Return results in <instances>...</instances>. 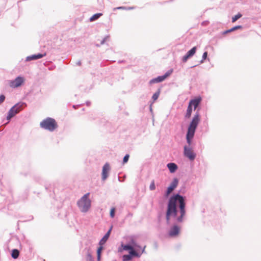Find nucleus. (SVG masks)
I'll use <instances>...</instances> for the list:
<instances>
[{
	"instance_id": "1",
	"label": "nucleus",
	"mask_w": 261,
	"mask_h": 261,
	"mask_svg": "<svg viewBox=\"0 0 261 261\" xmlns=\"http://www.w3.org/2000/svg\"><path fill=\"white\" fill-rule=\"evenodd\" d=\"M186 202L184 198L176 194L170 197L166 212V220L170 223L171 218H174L177 222H181L186 215Z\"/></svg>"
},
{
	"instance_id": "2",
	"label": "nucleus",
	"mask_w": 261,
	"mask_h": 261,
	"mask_svg": "<svg viewBox=\"0 0 261 261\" xmlns=\"http://www.w3.org/2000/svg\"><path fill=\"white\" fill-rule=\"evenodd\" d=\"M200 116L199 113L197 112L195 115L189 126H188V132L186 135L187 142L189 146L191 144V140L194 137L195 130L200 122ZM184 154L185 156L188 158L190 160L193 161L195 157L196 154L190 146H185L184 147Z\"/></svg>"
},
{
	"instance_id": "3",
	"label": "nucleus",
	"mask_w": 261,
	"mask_h": 261,
	"mask_svg": "<svg viewBox=\"0 0 261 261\" xmlns=\"http://www.w3.org/2000/svg\"><path fill=\"white\" fill-rule=\"evenodd\" d=\"M89 193L85 194L77 202V205L82 212H87L91 206V200L89 198Z\"/></svg>"
},
{
	"instance_id": "4",
	"label": "nucleus",
	"mask_w": 261,
	"mask_h": 261,
	"mask_svg": "<svg viewBox=\"0 0 261 261\" xmlns=\"http://www.w3.org/2000/svg\"><path fill=\"white\" fill-rule=\"evenodd\" d=\"M40 126L49 131H53L58 127L57 123L54 119L47 118L40 123Z\"/></svg>"
},
{
	"instance_id": "5",
	"label": "nucleus",
	"mask_w": 261,
	"mask_h": 261,
	"mask_svg": "<svg viewBox=\"0 0 261 261\" xmlns=\"http://www.w3.org/2000/svg\"><path fill=\"white\" fill-rule=\"evenodd\" d=\"M201 101V97H199L192 99L189 101L186 113L185 115V117L186 118L189 119L191 117L192 112V107H193L194 110H195L200 104Z\"/></svg>"
},
{
	"instance_id": "6",
	"label": "nucleus",
	"mask_w": 261,
	"mask_h": 261,
	"mask_svg": "<svg viewBox=\"0 0 261 261\" xmlns=\"http://www.w3.org/2000/svg\"><path fill=\"white\" fill-rule=\"evenodd\" d=\"M22 106V104L18 103L13 107L9 111L8 115L7 116V119L9 120L12 117L14 116L16 114L20 112L21 110V107Z\"/></svg>"
},
{
	"instance_id": "7",
	"label": "nucleus",
	"mask_w": 261,
	"mask_h": 261,
	"mask_svg": "<svg viewBox=\"0 0 261 261\" xmlns=\"http://www.w3.org/2000/svg\"><path fill=\"white\" fill-rule=\"evenodd\" d=\"M24 80L22 77L18 76L14 80L10 82V86L12 88H17L21 86L24 82Z\"/></svg>"
},
{
	"instance_id": "8",
	"label": "nucleus",
	"mask_w": 261,
	"mask_h": 261,
	"mask_svg": "<svg viewBox=\"0 0 261 261\" xmlns=\"http://www.w3.org/2000/svg\"><path fill=\"white\" fill-rule=\"evenodd\" d=\"M172 72V70H170L166 73L164 75L159 76L156 78L153 79L150 81V84L155 83H160L164 81L167 77H168Z\"/></svg>"
},
{
	"instance_id": "9",
	"label": "nucleus",
	"mask_w": 261,
	"mask_h": 261,
	"mask_svg": "<svg viewBox=\"0 0 261 261\" xmlns=\"http://www.w3.org/2000/svg\"><path fill=\"white\" fill-rule=\"evenodd\" d=\"M178 182V181L177 179L174 178L173 180L170 185L167 189L166 193V196H168L175 189V188L177 186Z\"/></svg>"
},
{
	"instance_id": "10",
	"label": "nucleus",
	"mask_w": 261,
	"mask_h": 261,
	"mask_svg": "<svg viewBox=\"0 0 261 261\" xmlns=\"http://www.w3.org/2000/svg\"><path fill=\"white\" fill-rule=\"evenodd\" d=\"M179 231V227L177 225H174L169 230V235L171 237H176L178 235Z\"/></svg>"
},
{
	"instance_id": "11",
	"label": "nucleus",
	"mask_w": 261,
	"mask_h": 261,
	"mask_svg": "<svg viewBox=\"0 0 261 261\" xmlns=\"http://www.w3.org/2000/svg\"><path fill=\"white\" fill-rule=\"evenodd\" d=\"M110 169V167L109 164L108 163L105 164L102 168V178L103 180H105L108 177Z\"/></svg>"
},
{
	"instance_id": "12",
	"label": "nucleus",
	"mask_w": 261,
	"mask_h": 261,
	"mask_svg": "<svg viewBox=\"0 0 261 261\" xmlns=\"http://www.w3.org/2000/svg\"><path fill=\"white\" fill-rule=\"evenodd\" d=\"M196 50V47H193L191 49L188 51L187 54L183 57L182 61L184 62H186L189 58L191 57L195 54Z\"/></svg>"
},
{
	"instance_id": "13",
	"label": "nucleus",
	"mask_w": 261,
	"mask_h": 261,
	"mask_svg": "<svg viewBox=\"0 0 261 261\" xmlns=\"http://www.w3.org/2000/svg\"><path fill=\"white\" fill-rule=\"evenodd\" d=\"M46 56V54L44 53L43 54H38L37 55H32L31 56H29L27 57V60L28 61H31V60H37V59H40L44 56Z\"/></svg>"
},
{
	"instance_id": "14",
	"label": "nucleus",
	"mask_w": 261,
	"mask_h": 261,
	"mask_svg": "<svg viewBox=\"0 0 261 261\" xmlns=\"http://www.w3.org/2000/svg\"><path fill=\"white\" fill-rule=\"evenodd\" d=\"M167 167L171 173L174 172L177 169V166L175 163H173L168 164Z\"/></svg>"
},
{
	"instance_id": "15",
	"label": "nucleus",
	"mask_w": 261,
	"mask_h": 261,
	"mask_svg": "<svg viewBox=\"0 0 261 261\" xmlns=\"http://www.w3.org/2000/svg\"><path fill=\"white\" fill-rule=\"evenodd\" d=\"M111 232V229H110L107 233L104 236V237L101 239V240L99 242V245H102L105 243V242L107 241V240L108 239L110 233Z\"/></svg>"
},
{
	"instance_id": "16",
	"label": "nucleus",
	"mask_w": 261,
	"mask_h": 261,
	"mask_svg": "<svg viewBox=\"0 0 261 261\" xmlns=\"http://www.w3.org/2000/svg\"><path fill=\"white\" fill-rule=\"evenodd\" d=\"M123 247L124 250H130V251L129 253H130V254H131L132 255L135 256L137 255L136 251L133 250V248L131 246L126 245H124Z\"/></svg>"
},
{
	"instance_id": "17",
	"label": "nucleus",
	"mask_w": 261,
	"mask_h": 261,
	"mask_svg": "<svg viewBox=\"0 0 261 261\" xmlns=\"http://www.w3.org/2000/svg\"><path fill=\"white\" fill-rule=\"evenodd\" d=\"M102 15V14L101 13L95 14L92 17H90V21H95V20H97L98 18H99Z\"/></svg>"
},
{
	"instance_id": "18",
	"label": "nucleus",
	"mask_w": 261,
	"mask_h": 261,
	"mask_svg": "<svg viewBox=\"0 0 261 261\" xmlns=\"http://www.w3.org/2000/svg\"><path fill=\"white\" fill-rule=\"evenodd\" d=\"M19 254V252L17 249H15L12 250L11 255L13 258H14V259L17 258L18 257Z\"/></svg>"
},
{
	"instance_id": "19",
	"label": "nucleus",
	"mask_w": 261,
	"mask_h": 261,
	"mask_svg": "<svg viewBox=\"0 0 261 261\" xmlns=\"http://www.w3.org/2000/svg\"><path fill=\"white\" fill-rule=\"evenodd\" d=\"M103 249V247L101 245L98 248L97 250V260L98 261H99L100 260V255H101V252L102 250Z\"/></svg>"
},
{
	"instance_id": "20",
	"label": "nucleus",
	"mask_w": 261,
	"mask_h": 261,
	"mask_svg": "<svg viewBox=\"0 0 261 261\" xmlns=\"http://www.w3.org/2000/svg\"><path fill=\"white\" fill-rule=\"evenodd\" d=\"M123 261H129L132 259V256L130 255H124L122 257Z\"/></svg>"
},
{
	"instance_id": "21",
	"label": "nucleus",
	"mask_w": 261,
	"mask_h": 261,
	"mask_svg": "<svg viewBox=\"0 0 261 261\" xmlns=\"http://www.w3.org/2000/svg\"><path fill=\"white\" fill-rule=\"evenodd\" d=\"M241 17H242V15L241 14L239 13V14H237L236 15H235L234 16H233L232 18V22H234L236 21H237L238 19H239Z\"/></svg>"
},
{
	"instance_id": "22",
	"label": "nucleus",
	"mask_w": 261,
	"mask_h": 261,
	"mask_svg": "<svg viewBox=\"0 0 261 261\" xmlns=\"http://www.w3.org/2000/svg\"><path fill=\"white\" fill-rule=\"evenodd\" d=\"M160 90H159L158 92H156L154 94H153L152 97L153 101L156 100L158 98V97L160 95Z\"/></svg>"
},
{
	"instance_id": "23",
	"label": "nucleus",
	"mask_w": 261,
	"mask_h": 261,
	"mask_svg": "<svg viewBox=\"0 0 261 261\" xmlns=\"http://www.w3.org/2000/svg\"><path fill=\"white\" fill-rule=\"evenodd\" d=\"M149 189L150 190L152 191L154 190L155 189L154 181L152 180L151 183L150 184V185L149 186Z\"/></svg>"
},
{
	"instance_id": "24",
	"label": "nucleus",
	"mask_w": 261,
	"mask_h": 261,
	"mask_svg": "<svg viewBox=\"0 0 261 261\" xmlns=\"http://www.w3.org/2000/svg\"><path fill=\"white\" fill-rule=\"evenodd\" d=\"M241 28H242V26L241 25L236 26V27H234L232 28L229 29V31L232 32V31H234L235 30H237L241 29Z\"/></svg>"
},
{
	"instance_id": "25",
	"label": "nucleus",
	"mask_w": 261,
	"mask_h": 261,
	"mask_svg": "<svg viewBox=\"0 0 261 261\" xmlns=\"http://www.w3.org/2000/svg\"><path fill=\"white\" fill-rule=\"evenodd\" d=\"M129 157V155L128 154H126L124 156L123 160V162L124 164L126 163L128 161Z\"/></svg>"
},
{
	"instance_id": "26",
	"label": "nucleus",
	"mask_w": 261,
	"mask_h": 261,
	"mask_svg": "<svg viewBox=\"0 0 261 261\" xmlns=\"http://www.w3.org/2000/svg\"><path fill=\"white\" fill-rule=\"evenodd\" d=\"M115 208H112L111 210V211H110V216L112 217V218H113L114 217V215H115Z\"/></svg>"
},
{
	"instance_id": "27",
	"label": "nucleus",
	"mask_w": 261,
	"mask_h": 261,
	"mask_svg": "<svg viewBox=\"0 0 261 261\" xmlns=\"http://www.w3.org/2000/svg\"><path fill=\"white\" fill-rule=\"evenodd\" d=\"M5 99V96L4 95H0V105L3 103Z\"/></svg>"
},
{
	"instance_id": "28",
	"label": "nucleus",
	"mask_w": 261,
	"mask_h": 261,
	"mask_svg": "<svg viewBox=\"0 0 261 261\" xmlns=\"http://www.w3.org/2000/svg\"><path fill=\"white\" fill-rule=\"evenodd\" d=\"M87 259H88L90 261H91L92 260V256L90 252H88L87 254Z\"/></svg>"
},
{
	"instance_id": "29",
	"label": "nucleus",
	"mask_w": 261,
	"mask_h": 261,
	"mask_svg": "<svg viewBox=\"0 0 261 261\" xmlns=\"http://www.w3.org/2000/svg\"><path fill=\"white\" fill-rule=\"evenodd\" d=\"M207 56V53L206 51L204 52L202 56V59L203 60H205L206 59Z\"/></svg>"
},
{
	"instance_id": "30",
	"label": "nucleus",
	"mask_w": 261,
	"mask_h": 261,
	"mask_svg": "<svg viewBox=\"0 0 261 261\" xmlns=\"http://www.w3.org/2000/svg\"><path fill=\"white\" fill-rule=\"evenodd\" d=\"M124 9V8L123 7H119L114 8V10H115L116 9Z\"/></svg>"
},
{
	"instance_id": "31",
	"label": "nucleus",
	"mask_w": 261,
	"mask_h": 261,
	"mask_svg": "<svg viewBox=\"0 0 261 261\" xmlns=\"http://www.w3.org/2000/svg\"><path fill=\"white\" fill-rule=\"evenodd\" d=\"M231 31H229V30H227V31H224L223 34H226L227 33H230L231 32Z\"/></svg>"
}]
</instances>
